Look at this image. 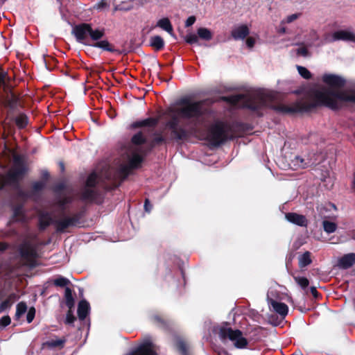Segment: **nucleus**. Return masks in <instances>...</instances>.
Segmentation results:
<instances>
[{"mask_svg":"<svg viewBox=\"0 0 355 355\" xmlns=\"http://www.w3.org/2000/svg\"><path fill=\"white\" fill-rule=\"evenodd\" d=\"M323 83L330 87H323L321 89H315L309 93L305 98H302L293 103L298 102L305 105L315 103L316 106L309 111L296 112L297 113L310 112L319 107H326L331 110H340L343 103H355V89L347 90H336L334 88H342L346 84V80L343 77L331 73H325L322 76Z\"/></svg>","mask_w":355,"mask_h":355,"instance_id":"obj_1","label":"nucleus"},{"mask_svg":"<svg viewBox=\"0 0 355 355\" xmlns=\"http://www.w3.org/2000/svg\"><path fill=\"white\" fill-rule=\"evenodd\" d=\"M223 101L232 105H236L242 101L243 108H247L257 113L259 116L263 114L261 110L263 108H270L277 113L284 114H293L296 112L309 111L316 106L315 103L305 105L298 102L291 105H273L275 96L272 93H259L254 95L236 94L222 97Z\"/></svg>","mask_w":355,"mask_h":355,"instance_id":"obj_2","label":"nucleus"},{"mask_svg":"<svg viewBox=\"0 0 355 355\" xmlns=\"http://www.w3.org/2000/svg\"><path fill=\"white\" fill-rule=\"evenodd\" d=\"M177 114L180 118L187 120L186 125L191 132H198L200 127H206L210 119H215L216 112L209 100L193 101L184 97L180 99Z\"/></svg>","mask_w":355,"mask_h":355,"instance_id":"obj_3","label":"nucleus"},{"mask_svg":"<svg viewBox=\"0 0 355 355\" xmlns=\"http://www.w3.org/2000/svg\"><path fill=\"white\" fill-rule=\"evenodd\" d=\"M231 126L222 120H215L209 125L206 140L213 146L218 147L233 137L230 136Z\"/></svg>","mask_w":355,"mask_h":355,"instance_id":"obj_4","label":"nucleus"},{"mask_svg":"<svg viewBox=\"0 0 355 355\" xmlns=\"http://www.w3.org/2000/svg\"><path fill=\"white\" fill-rule=\"evenodd\" d=\"M27 172V167L21 158L17 155L14 157V167L6 175L0 176V191L6 185L11 186L15 189L20 187V180Z\"/></svg>","mask_w":355,"mask_h":355,"instance_id":"obj_5","label":"nucleus"},{"mask_svg":"<svg viewBox=\"0 0 355 355\" xmlns=\"http://www.w3.org/2000/svg\"><path fill=\"white\" fill-rule=\"evenodd\" d=\"M10 80L7 72L3 70L0 67V89L3 93L4 106L8 109L7 116L16 112L19 105V99L12 89L11 85L6 83V80Z\"/></svg>","mask_w":355,"mask_h":355,"instance_id":"obj_6","label":"nucleus"},{"mask_svg":"<svg viewBox=\"0 0 355 355\" xmlns=\"http://www.w3.org/2000/svg\"><path fill=\"white\" fill-rule=\"evenodd\" d=\"M72 34L78 42L89 45L85 42L89 37L92 41L99 40L105 36V31L103 28L94 29L91 24L81 23L73 27Z\"/></svg>","mask_w":355,"mask_h":355,"instance_id":"obj_7","label":"nucleus"},{"mask_svg":"<svg viewBox=\"0 0 355 355\" xmlns=\"http://www.w3.org/2000/svg\"><path fill=\"white\" fill-rule=\"evenodd\" d=\"M86 207H83L78 211L68 216H64L59 220H54L56 231L63 233L69 227H82L85 223Z\"/></svg>","mask_w":355,"mask_h":355,"instance_id":"obj_8","label":"nucleus"},{"mask_svg":"<svg viewBox=\"0 0 355 355\" xmlns=\"http://www.w3.org/2000/svg\"><path fill=\"white\" fill-rule=\"evenodd\" d=\"M218 335L223 341L227 339L232 341L237 349H245L248 347V341L239 329L234 330L231 327H221L219 328Z\"/></svg>","mask_w":355,"mask_h":355,"instance_id":"obj_9","label":"nucleus"},{"mask_svg":"<svg viewBox=\"0 0 355 355\" xmlns=\"http://www.w3.org/2000/svg\"><path fill=\"white\" fill-rule=\"evenodd\" d=\"M18 251L21 259L25 261L24 265L32 268L36 266L37 253L35 246L29 241L22 242Z\"/></svg>","mask_w":355,"mask_h":355,"instance_id":"obj_10","label":"nucleus"},{"mask_svg":"<svg viewBox=\"0 0 355 355\" xmlns=\"http://www.w3.org/2000/svg\"><path fill=\"white\" fill-rule=\"evenodd\" d=\"M179 120L178 116H173L171 119L166 123V127L171 130V135L176 141H183L187 139L189 133L184 128L179 126Z\"/></svg>","mask_w":355,"mask_h":355,"instance_id":"obj_11","label":"nucleus"},{"mask_svg":"<svg viewBox=\"0 0 355 355\" xmlns=\"http://www.w3.org/2000/svg\"><path fill=\"white\" fill-rule=\"evenodd\" d=\"M125 355H157V347L150 340H146Z\"/></svg>","mask_w":355,"mask_h":355,"instance_id":"obj_12","label":"nucleus"},{"mask_svg":"<svg viewBox=\"0 0 355 355\" xmlns=\"http://www.w3.org/2000/svg\"><path fill=\"white\" fill-rule=\"evenodd\" d=\"M80 199L83 201L101 204L103 202L100 191L97 189L84 187L80 192Z\"/></svg>","mask_w":355,"mask_h":355,"instance_id":"obj_13","label":"nucleus"},{"mask_svg":"<svg viewBox=\"0 0 355 355\" xmlns=\"http://www.w3.org/2000/svg\"><path fill=\"white\" fill-rule=\"evenodd\" d=\"M151 321L159 328L165 331L171 332L173 331L174 323L172 320L166 315L162 314H154L150 318Z\"/></svg>","mask_w":355,"mask_h":355,"instance_id":"obj_14","label":"nucleus"},{"mask_svg":"<svg viewBox=\"0 0 355 355\" xmlns=\"http://www.w3.org/2000/svg\"><path fill=\"white\" fill-rule=\"evenodd\" d=\"M132 170H133V168H132L128 164L127 165H121L114 174V181L110 189H115L119 187L128 178Z\"/></svg>","mask_w":355,"mask_h":355,"instance_id":"obj_15","label":"nucleus"},{"mask_svg":"<svg viewBox=\"0 0 355 355\" xmlns=\"http://www.w3.org/2000/svg\"><path fill=\"white\" fill-rule=\"evenodd\" d=\"M93 42H94L93 44H89L91 46L98 48L110 53H116L119 55L122 53L120 50L116 49L114 44H111L107 40L101 39L99 40H93Z\"/></svg>","mask_w":355,"mask_h":355,"instance_id":"obj_16","label":"nucleus"},{"mask_svg":"<svg viewBox=\"0 0 355 355\" xmlns=\"http://www.w3.org/2000/svg\"><path fill=\"white\" fill-rule=\"evenodd\" d=\"M285 217L288 221L298 226L306 227L308 225V220L304 215L288 212L286 214Z\"/></svg>","mask_w":355,"mask_h":355,"instance_id":"obj_17","label":"nucleus"},{"mask_svg":"<svg viewBox=\"0 0 355 355\" xmlns=\"http://www.w3.org/2000/svg\"><path fill=\"white\" fill-rule=\"evenodd\" d=\"M7 118L10 119V121H13L18 129H24L27 127L29 122V119L28 116L23 112H19L17 116H13V114L10 116H7Z\"/></svg>","mask_w":355,"mask_h":355,"instance_id":"obj_18","label":"nucleus"},{"mask_svg":"<svg viewBox=\"0 0 355 355\" xmlns=\"http://www.w3.org/2000/svg\"><path fill=\"white\" fill-rule=\"evenodd\" d=\"M355 264V253H348L338 260V266L341 269H348Z\"/></svg>","mask_w":355,"mask_h":355,"instance_id":"obj_19","label":"nucleus"},{"mask_svg":"<svg viewBox=\"0 0 355 355\" xmlns=\"http://www.w3.org/2000/svg\"><path fill=\"white\" fill-rule=\"evenodd\" d=\"M334 41H349L355 42V34L345 30L336 31L332 35Z\"/></svg>","mask_w":355,"mask_h":355,"instance_id":"obj_20","label":"nucleus"},{"mask_svg":"<svg viewBox=\"0 0 355 355\" xmlns=\"http://www.w3.org/2000/svg\"><path fill=\"white\" fill-rule=\"evenodd\" d=\"M158 120L155 118L149 117L141 121H135L130 124L131 129H137L142 127H155Z\"/></svg>","mask_w":355,"mask_h":355,"instance_id":"obj_21","label":"nucleus"},{"mask_svg":"<svg viewBox=\"0 0 355 355\" xmlns=\"http://www.w3.org/2000/svg\"><path fill=\"white\" fill-rule=\"evenodd\" d=\"M249 33L248 27L246 25H241L233 29L231 32V35L235 40H243Z\"/></svg>","mask_w":355,"mask_h":355,"instance_id":"obj_22","label":"nucleus"},{"mask_svg":"<svg viewBox=\"0 0 355 355\" xmlns=\"http://www.w3.org/2000/svg\"><path fill=\"white\" fill-rule=\"evenodd\" d=\"M90 310V306L87 301L82 300L78 305V316L80 320H84L88 315Z\"/></svg>","mask_w":355,"mask_h":355,"instance_id":"obj_23","label":"nucleus"},{"mask_svg":"<svg viewBox=\"0 0 355 355\" xmlns=\"http://www.w3.org/2000/svg\"><path fill=\"white\" fill-rule=\"evenodd\" d=\"M270 305L273 310L279 314L282 318H284L288 314V307L285 303L271 300Z\"/></svg>","mask_w":355,"mask_h":355,"instance_id":"obj_24","label":"nucleus"},{"mask_svg":"<svg viewBox=\"0 0 355 355\" xmlns=\"http://www.w3.org/2000/svg\"><path fill=\"white\" fill-rule=\"evenodd\" d=\"M39 229L41 231L45 230L51 223L54 224L50 214L48 212L43 213L39 216Z\"/></svg>","mask_w":355,"mask_h":355,"instance_id":"obj_25","label":"nucleus"},{"mask_svg":"<svg viewBox=\"0 0 355 355\" xmlns=\"http://www.w3.org/2000/svg\"><path fill=\"white\" fill-rule=\"evenodd\" d=\"M231 126L230 132H239L241 133H245L248 130H252V127L246 123L243 122H234Z\"/></svg>","mask_w":355,"mask_h":355,"instance_id":"obj_26","label":"nucleus"},{"mask_svg":"<svg viewBox=\"0 0 355 355\" xmlns=\"http://www.w3.org/2000/svg\"><path fill=\"white\" fill-rule=\"evenodd\" d=\"M165 45L164 39L159 35H155L150 39V46L155 51H162Z\"/></svg>","mask_w":355,"mask_h":355,"instance_id":"obj_27","label":"nucleus"},{"mask_svg":"<svg viewBox=\"0 0 355 355\" xmlns=\"http://www.w3.org/2000/svg\"><path fill=\"white\" fill-rule=\"evenodd\" d=\"M156 26L161 28L164 31L172 35L173 32V26L168 17H164L157 21Z\"/></svg>","mask_w":355,"mask_h":355,"instance_id":"obj_28","label":"nucleus"},{"mask_svg":"<svg viewBox=\"0 0 355 355\" xmlns=\"http://www.w3.org/2000/svg\"><path fill=\"white\" fill-rule=\"evenodd\" d=\"M143 161L144 157L141 155H139L137 153H134L128 161V164L132 167V168L136 169L141 166Z\"/></svg>","mask_w":355,"mask_h":355,"instance_id":"obj_29","label":"nucleus"},{"mask_svg":"<svg viewBox=\"0 0 355 355\" xmlns=\"http://www.w3.org/2000/svg\"><path fill=\"white\" fill-rule=\"evenodd\" d=\"M311 255V254L310 252L306 251L299 257L298 261L300 268H302L306 267L312 263Z\"/></svg>","mask_w":355,"mask_h":355,"instance_id":"obj_30","label":"nucleus"},{"mask_svg":"<svg viewBox=\"0 0 355 355\" xmlns=\"http://www.w3.org/2000/svg\"><path fill=\"white\" fill-rule=\"evenodd\" d=\"M98 184V175L95 172L89 174L86 180L85 187L96 189Z\"/></svg>","mask_w":355,"mask_h":355,"instance_id":"obj_31","label":"nucleus"},{"mask_svg":"<svg viewBox=\"0 0 355 355\" xmlns=\"http://www.w3.org/2000/svg\"><path fill=\"white\" fill-rule=\"evenodd\" d=\"M64 298L67 306L71 309L74 306L75 301L70 288L66 287L64 291Z\"/></svg>","mask_w":355,"mask_h":355,"instance_id":"obj_32","label":"nucleus"},{"mask_svg":"<svg viewBox=\"0 0 355 355\" xmlns=\"http://www.w3.org/2000/svg\"><path fill=\"white\" fill-rule=\"evenodd\" d=\"M131 142L133 145L141 146L146 143V138L142 132L139 131L132 137Z\"/></svg>","mask_w":355,"mask_h":355,"instance_id":"obj_33","label":"nucleus"},{"mask_svg":"<svg viewBox=\"0 0 355 355\" xmlns=\"http://www.w3.org/2000/svg\"><path fill=\"white\" fill-rule=\"evenodd\" d=\"M197 33L198 37L206 41L211 40L213 37L211 31L207 28H199L197 31Z\"/></svg>","mask_w":355,"mask_h":355,"instance_id":"obj_34","label":"nucleus"},{"mask_svg":"<svg viewBox=\"0 0 355 355\" xmlns=\"http://www.w3.org/2000/svg\"><path fill=\"white\" fill-rule=\"evenodd\" d=\"M65 343H66L65 338H62L60 339H56V340L52 339V340H48L46 343V345L51 348L58 347L60 349H62L64 346Z\"/></svg>","mask_w":355,"mask_h":355,"instance_id":"obj_35","label":"nucleus"},{"mask_svg":"<svg viewBox=\"0 0 355 355\" xmlns=\"http://www.w3.org/2000/svg\"><path fill=\"white\" fill-rule=\"evenodd\" d=\"M295 282L303 289L306 294H308V286L309 285V281L306 277H294Z\"/></svg>","mask_w":355,"mask_h":355,"instance_id":"obj_36","label":"nucleus"},{"mask_svg":"<svg viewBox=\"0 0 355 355\" xmlns=\"http://www.w3.org/2000/svg\"><path fill=\"white\" fill-rule=\"evenodd\" d=\"M16 298V294L11 293L8 299L3 301L0 304V312L4 311L7 309H9L12 305V300H14Z\"/></svg>","mask_w":355,"mask_h":355,"instance_id":"obj_37","label":"nucleus"},{"mask_svg":"<svg viewBox=\"0 0 355 355\" xmlns=\"http://www.w3.org/2000/svg\"><path fill=\"white\" fill-rule=\"evenodd\" d=\"M322 226L324 231L328 234L334 232L337 229L336 223L329 220H324L322 222Z\"/></svg>","mask_w":355,"mask_h":355,"instance_id":"obj_38","label":"nucleus"},{"mask_svg":"<svg viewBox=\"0 0 355 355\" xmlns=\"http://www.w3.org/2000/svg\"><path fill=\"white\" fill-rule=\"evenodd\" d=\"M12 217L16 220H22L24 218L22 205H17L13 208Z\"/></svg>","mask_w":355,"mask_h":355,"instance_id":"obj_39","label":"nucleus"},{"mask_svg":"<svg viewBox=\"0 0 355 355\" xmlns=\"http://www.w3.org/2000/svg\"><path fill=\"white\" fill-rule=\"evenodd\" d=\"M27 310V305L24 302H20L17 304L16 307L15 317L19 318L21 315L26 313Z\"/></svg>","mask_w":355,"mask_h":355,"instance_id":"obj_40","label":"nucleus"},{"mask_svg":"<svg viewBox=\"0 0 355 355\" xmlns=\"http://www.w3.org/2000/svg\"><path fill=\"white\" fill-rule=\"evenodd\" d=\"M297 69L300 75L306 80H309L312 78L311 73L304 67L297 66Z\"/></svg>","mask_w":355,"mask_h":355,"instance_id":"obj_41","label":"nucleus"},{"mask_svg":"<svg viewBox=\"0 0 355 355\" xmlns=\"http://www.w3.org/2000/svg\"><path fill=\"white\" fill-rule=\"evenodd\" d=\"M70 283V281L64 277H59L53 280V284L58 287H65Z\"/></svg>","mask_w":355,"mask_h":355,"instance_id":"obj_42","label":"nucleus"},{"mask_svg":"<svg viewBox=\"0 0 355 355\" xmlns=\"http://www.w3.org/2000/svg\"><path fill=\"white\" fill-rule=\"evenodd\" d=\"M44 186H45V184L43 182H41V181L35 182L32 184L31 193L33 194H35V193H37L42 191L44 189Z\"/></svg>","mask_w":355,"mask_h":355,"instance_id":"obj_43","label":"nucleus"},{"mask_svg":"<svg viewBox=\"0 0 355 355\" xmlns=\"http://www.w3.org/2000/svg\"><path fill=\"white\" fill-rule=\"evenodd\" d=\"M177 349L181 355H189L187 345L182 340H180L177 343Z\"/></svg>","mask_w":355,"mask_h":355,"instance_id":"obj_44","label":"nucleus"},{"mask_svg":"<svg viewBox=\"0 0 355 355\" xmlns=\"http://www.w3.org/2000/svg\"><path fill=\"white\" fill-rule=\"evenodd\" d=\"M293 162H294V166L299 168H305L308 166L305 160L300 156H296Z\"/></svg>","mask_w":355,"mask_h":355,"instance_id":"obj_45","label":"nucleus"},{"mask_svg":"<svg viewBox=\"0 0 355 355\" xmlns=\"http://www.w3.org/2000/svg\"><path fill=\"white\" fill-rule=\"evenodd\" d=\"M133 6L130 3H127L125 2H121L120 4L115 6L116 10H121V11H129L132 10Z\"/></svg>","mask_w":355,"mask_h":355,"instance_id":"obj_46","label":"nucleus"},{"mask_svg":"<svg viewBox=\"0 0 355 355\" xmlns=\"http://www.w3.org/2000/svg\"><path fill=\"white\" fill-rule=\"evenodd\" d=\"M185 41L189 44H193L198 42V37L195 34L190 33L186 35Z\"/></svg>","mask_w":355,"mask_h":355,"instance_id":"obj_47","label":"nucleus"},{"mask_svg":"<svg viewBox=\"0 0 355 355\" xmlns=\"http://www.w3.org/2000/svg\"><path fill=\"white\" fill-rule=\"evenodd\" d=\"M76 320V317L73 315L71 310L69 309L67 313L65 323L67 324H73Z\"/></svg>","mask_w":355,"mask_h":355,"instance_id":"obj_48","label":"nucleus"},{"mask_svg":"<svg viewBox=\"0 0 355 355\" xmlns=\"http://www.w3.org/2000/svg\"><path fill=\"white\" fill-rule=\"evenodd\" d=\"M35 315V309L34 307H31L26 315V320L28 323H31Z\"/></svg>","mask_w":355,"mask_h":355,"instance_id":"obj_49","label":"nucleus"},{"mask_svg":"<svg viewBox=\"0 0 355 355\" xmlns=\"http://www.w3.org/2000/svg\"><path fill=\"white\" fill-rule=\"evenodd\" d=\"M152 140L153 143L155 144L157 146L166 141L165 138L159 134H155V137Z\"/></svg>","mask_w":355,"mask_h":355,"instance_id":"obj_50","label":"nucleus"},{"mask_svg":"<svg viewBox=\"0 0 355 355\" xmlns=\"http://www.w3.org/2000/svg\"><path fill=\"white\" fill-rule=\"evenodd\" d=\"M11 322V319L10 318V316L8 315H5V316H3L0 319V325L2 326V327H7L8 325H9Z\"/></svg>","mask_w":355,"mask_h":355,"instance_id":"obj_51","label":"nucleus"},{"mask_svg":"<svg viewBox=\"0 0 355 355\" xmlns=\"http://www.w3.org/2000/svg\"><path fill=\"white\" fill-rule=\"evenodd\" d=\"M69 200L68 198H62L60 200H59L58 202H57V205L59 207L61 208L62 210H64V207L67 204H68L69 202Z\"/></svg>","mask_w":355,"mask_h":355,"instance_id":"obj_52","label":"nucleus"},{"mask_svg":"<svg viewBox=\"0 0 355 355\" xmlns=\"http://www.w3.org/2000/svg\"><path fill=\"white\" fill-rule=\"evenodd\" d=\"M309 290H310V293L312 294L313 297L315 300H318L320 297H321V294L317 291V289L315 286H311Z\"/></svg>","mask_w":355,"mask_h":355,"instance_id":"obj_53","label":"nucleus"},{"mask_svg":"<svg viewBox=\"0 0 355 355\" xmlns=\"http://www.w3.org/2000/svg\"><path fill=\"white\" fill-rule=\"evenodd\" d=\"M144 207L145 211L148 213H150V211L152 210L153 205H151L148 198H146V200L144 201Z\"/></svg>","mask_w":355,"mask_h":355,"instance_id":"obj_54","label":"nucleus"},{"mask_svg":"<svg viewBox=\"0 0 355 355\" xmlns=\"http://www.w3.org/2000/svg\"><path fill=\"white\" fill-rule=\"evenodd\" d=\"M196 20V19L195 16L189 17L185 21V26L189 27V26H192L195 23Z\"/></svg>","mask_w":355,"mask_h":355,"instance_id":"obj_55","label":"nucleus"},{"mask_svg":"<svg viewBox=\"0 0 355 355\" xmlns=\"http://www.w3.org/2000/svg\"><path fill=\"white\" fill-rule=\"evenodd\" d=\"M157 145L154 143H153V140L149 143L148 147L142 150V153L144 155H146L148 153L150 152Z\"/></svg>","mask_w":355,"mask_h":355,"instance_id":"obj_56","label":"nucleus"},{"mask_svg":"<svg viewBox=\"0 0 355 355\" xmlns=\"http://www.w3.org/2000/svg\"><path fill=\"white\" fill-rule=\"evenodd\" d=\"M300 16V14H293V15H291L287 17L286 19V23H291L293 22V21H295V19H297Z\"/></svg>","mask_w":355,"mask_h":355,"instance_id":"obj_57","label":"nucleus"},{"mask_svg":"<svg viewBox=\"0 0 355 355\" xmlns=\"http://www.w3.org/2000/svg\"><path fill=\"white\" fill-rule=\"evenodd\" d=\"M65 189V184L64 183H58L54 187V191L55 192H61Z\"/></svg>","mask_w":355,"mask_h":355,"instance_id":"obj_58","label":"nucleus"},{"mask_svg":"<svg viewBox=\"0 0 355 355\" xmlns=\"http://www.w3.org/2000/svg\"><path fill=\"white\" fill-rule=\"evenodd\" d=\"M298 55H301L303 56H307L309 53V51L306 47L299 48L297 51Z\"/></svg>","mask_w":355,"mask_h":355,"instance_id":"obj_59","label":"nucleus"},{"mask_svg":"<svg viewBox=\"0 0 355 355\" xmlns=\"http://www.w3.org/2000/svg\"><path fill=\"white\" fill-rule=\"evenodd\" d=\"M255 40L253 37H248L246 40V44L249 48H252L254 46Z\"/></svg>","mask_w":355,"mask_h":355,"instance_id":"obj_60","label":"nucleus"},{"mask_svg":"<svg viewBox=\"0 0 355 355\" xmlns=\"http://www.w3.org/2000/svg\"><path fill=\"white\" fill-rule=\"evenodd\" d=\"M8 248V243L5 242H0V251L3 252L7 250Z\"/></svg>","mask_w":355,"mask_h":355,"instance_id":"obj_61","label":"nucleus"},{"mask_svg":"<svg viewBox=\"0 0 355 355\" xmlns=\"http://www.w3.org/2000/svg\"><path fill=\"white\" fill-rule=\"evenodd\" d=\"M286 32V28L285 27H282L279 30V33L281 34H284Z\"/></svg>","mask_w":355,"mask_h":355,"instance_id":"obj_62","label":"nucleus"},{"mask_svg":"<svg viewBox=\"0 0 355 355\" xmlns=\"http://www.w3.org/2000/svg\"><path fill=\"white\" fill-rule=\"evenodd\" d=\"M106 2L104 1V0H102L99 4H98V7H103V6H106Z\"/></svg>","mask_w":355,"mask_h":355,"instance_id":"obj_63","label":"nucleus"},{"mask_svg":"<svg viewBox=\"0 0 355 355\" xmlns=\"http://www.w3.org/2000/svg\"><path fill=\"white\" fill-rule=\"evenodd\" d=\"M60 168H62V170H64V164H63V163H61V164H60Z\"/></svg>","mask_w":355,"mask_h":355,"instance_id":"obj_64","label":"nucleus"}]
</instances>
